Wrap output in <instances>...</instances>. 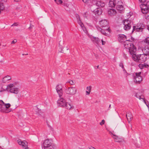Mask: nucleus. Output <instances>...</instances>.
I'll return each instance as SVG.
<instances>
[{
    "instance_id": "7c9ffc66",
    "label": "nucleus",
    "mask_w": 149,
    "mask_h": 149,
    "mask_svg": "<svg viewBox=\"0 0 149 149\" xmlns=\"http://www.w3.org/2000/svg\"><path fill=\"white\" fill-rule=\"evenodd\" d=\"M144 41V42L149 45V37L147 38Z\"/></svg>"
},
{
    "instance_id": "e433bc0d",
    "label": "nucleus",
    "mask_w": 149,
    "mask_h": 149,
    "mask_svg": "<svg viewBox=\"0 0 149 149\" xmlns=\"http://www.w3.org/2000/svg\"><path fill=\"white\" fill-rule=\"evenodd\" d=\"M147 2V3L146 4V5L148 7V8L149 10V0H147L146 1V2Z\"/></svg>"
},
{
    "instance_id": "09e8293b",
    "label": "nucleus",
    "mask_w": 149,
    "mask_h": 149,
    "mask_svg": "<svg viewBox=\"0 0 149 149\" xmlns=\"http://www.w3.org/2000/svg\"><path fill=\"white\" fill-rule=\"evenodd\" d=\"M76 17L77 20H78V19H80L79 15L78 14L76 15Z\"/></svg>"
},
{
    "instance_id": "f03ea898",
    "label": "nucleus",
    "mask_w": 149,
    "mask_h": 149,
    "mask_svg": "<svg viewBox=\"0 0 149 149\" xmlns=\"http://www.w3.org/2000/svg\"><path fill=\"white\" fill-rule=\"evenodd\" d=\"M132 57L134 61L139 63H144L147 60L146 56L143 54L136 55L134 53L132 55Z\"/></svg>"
},
{
    "instance_id": "49530a36",
    "label": "nucleus",
    "mask_w": 149,
    "mask_h": 149,
    "mask_svg": "<svg viewBox=\"0 0 149 149\" xmlns=\"http://www.w3.org/2000/svg\"><path fill=\"white\" fill-rule=\"evenodd\" d=\"M91 0H82V1L85 3H88Z\"/></svg>"
},
{
    "instance_id": "7ed1b4c3",
    "label": "nucleus",
    "mask_w": 149,
    "mask_h": 149,
    "mask_svg": "<svg viewBox=\"0 0 149 149\" xmlns=\"http://www.w3.org/2000/svg\"><path fill=\"white\" fill-rule=\"evenodd\" d=\"M6 90L9 91L10 93L17 94L19 92V89L16 87H15L14 84H8L6 88Z\"/></svg>"
},
{
    "instance_id": "b1692460",
    "label": "nucleus",
    "mask_w": 149,
    "mask_h": 149,
    "mask_svg": "<svg viewBox=\"0 0 149 149\" xmlns=\"http://www.w3.org/2000/svg\"><path fill=\"white\" fill-rule=\"evenodd\" d=\"M93 12L95 15H99L102 14V11L101 9L97 8L96 10H93Z\"/></svg>"
},
{
    "instance_id": "a878e982",
    "label": "nucleus",
    "mask_w": 149,
    "mask_h": 149,
    "mask_svg": "<svg viewBox=\"0 0 149 149\" xmlns=\"http://www.w3.org/2000/svg\"><path fill=\"white\" fill-rule=\"evenodd\" d=\"M11 79V77L8 75H7L2 80L3 82L5 83L6 82L8 81H9Z\"/></svg>"
},
{
    "instance_id": "603ef678",
    "label": "nucleus",
    "mask_w": 149,
    "mask_h": 149,
    "mask_svg": "<svg viewBox=\"0 0 149 149\" xmlns=\"http://www.w3.org/2000/svg\"><path fill=\"white\" fill-rule=\"evenodd\" d=\"M91 92L88 91H86V95H89L90 94V93Z\"/></svg>"
},
{
    "instance_id": "3c124183",
    "label": "nucleus",
    "mask_w": 149,
    "mask_h": 149,
    "mask_svg": "<svg viewBox=\"0 0 149 149\" xmlns=\"http://www.w3.org/2000/svg\"><path fill=\"white\" fill-rule=\"evenodd\" d=\"M69 83L73 85L74 84V82L72 80H71L69 81Z\"/></svg>"
},
{
    "instance_id": "cd10ccee",
    "label": "nucleus",
    "mask_w": 149,
    "mask_h": 149,
    "mask_svg": "<svg viewBox=\"0 0 149 149\" xmlns=\"http://www.w3.org/2000/svg\"><path fill=\"white\" fill-rule=\"evenodd\" d=\"M147 65L146 64L144 63V64H140L139 65V66L140 69H142L146 67Z\"/></svg>"
},
{
    "instance_id": "6e6552de",
    "label": "nucleus",
    "mask_w": 149,
    "mask_h": 149,
    "mask_svg": "<svg viewBox=\"0 0 149 149\" xmlns=\"http://www.w3.org/2000/svg\"><path fill=\"white\" fill-rule=\"evenodd\" d=\"M123 23L124 25V29L126 30H129L131 27V24H132V23L130 22V21L127 19H125V20L123 22Z\"/></svg>"
},
{
    "instance_id": "f3484780",
    "label": "nucleus",
    "mask_w": 149,
    "mask_h": 149,
    "mask_svg": "<svg viewBox=\"0 0 149 149\" xmlns=\"http://www.w3.org/2000/svg\"><path fill=\"white\" fill-rule=\"evenodd\" d=\"M108 13L109 15L110 16H113L116 14V12L115 9L111 8L109 9L108 10Z\"/></svg>"
},
{
    "instance_id": "69168bd1",
    "label": "nucleus",
    "mask_w": 149,
    "mask_h": 149,
    "mask_svg": "<svg viewBox=\"0 0 149 149\" xmlns=\"http://www.w3.org/2000/svg\"><path fill=\"white\" fill-rule=\"evenodd\" d=\"M113 136H115L116 137V136H116V135H115L114 134H113Z\"/></svg>"
},
{
    "instance_id": "a211bd4d",
    "label": "nucleus",
    "mask_w": 149,
    "mask_h": 149,
    "mask_svg": "<svg viewBox=\"0 0 149 149\" xmlns=\"http://www.w3.org/2000/svg\"><path fill=\"white\" fill-rule=\"evenodd\" d=\"M116 4V0H110L109 2V6L110 7L113 8L114 7Z\"/></svg>"
},
{
    "instance_id": "ea45409f",
    "label": "nucleus",
    "mask_w": 149,
    "mask_h": 149,
    "mask_svg": "<svg viewBox=\"0 0 149 149\" xmlns=\"http://www.w3.org/2000/svg\"><path fill=\"white\" fill-rule=\"evenodd\" d=\"M96 28L99 31L101 32V31H102V29L99 26H97L96 27Z\"/></svg>"
},
{
    "instance_id": "aec40b11",
    "label": "nucleus",
    "mask_w": 149,
    "mask_h": 149,
    "mask_svg": "<svg viewBox=\"0 0 149 149\" xmlns=\"http://www.w3.org/2000/svg\"><path fill=\"white\" fill-rule=\"evenodd\" d=\"M77 22L78 24L80 26L84 31H86V28L84 27V25L81 22L80 19H78L77 20Z\"/></svg>"
},
{
    "instance_id": "a18cd8bd",
    "label": "nucleus",
    "mask_w": 149,
    "mask_h": 149,
    "mask_svg": "<svg viewBox=\"0 0 149 149\" xmlns=\"http://www.w3.org/2000/svg\"><path fill=\"white\" fill-rule=\"evenodd\" d=\"M17 42V40H16V39H15L14 40H13L12 42H11V44H14V43H16V42Z\"/></svg>"
},
{
    "instance_id": "f704fd0d",
    "label": "nucleus",
    "mask_w": 149,
    "mask_h": 149,
    "mask_svg": "<svg viewBox=\"0 0 149 149\" xmlns=\"http://www.w3.org/2000/svg\"><path fill=\"white\" fill-rule=\"evenodd\" d=\"M135 96L137 98H139L140 100H141V99H142V98H141L140 96L138 95L137 93H136Z\"/></svg>"
},
{
    "instance_id": "20e7f679",
    "label": "nucleus",
    "mask_w": 149,
    "mask_h": 149,
    "mask_svg": "<svg viewBox=\"0 0 149 149\" xmlns=\"http://www.w3.org/2000/svg\"><path fill=\"white\" fill-rule=\"evenodd\" d=\"M109 23L106 19L102 20L100 22V24L102 28H104V29L108 31L109 32H111V30L109 29Z\"/></svg>"
},
{
    "instance_id": "c9c22d12",
    "label": "nucleus",
    "mask_w": 149,
    "mask_h": 149,
    "mask_svg": "<svg viewBox=\"0 0 149 149\" xmlns=\"http://www.w3.org/2000/svg\"><path fill=\"white\" fill-rule=\"evenodd\" d=\"M119 66L120 67H121L122 69L123 68H124L123 63L122 62L120 63L119 64Z\"/></svg>"
},
{
    "instance_id": "423d86ee",
    "label": "nucleus",
    "mask_w": 149,
    "mask_h": 149,
    "mask_svg": "<svg viewBox=\"0 0 149 149\" xmlns=\"http://www.w3.org/2000/svg\"><path fill=\"white\" fill-rule=\"evenodd\" d=\"M77 92V90L75 87H69L65 90L66 93L68 94L73 95L75 94Z\"/></svg>"
},
{
    "instance_id": "72a5a7b5",
    "label": "nucleus",
    "mask_w": 149,
    "mask_h": 149,
    "mask_svg": "<svg viewBox=\"0 0 149 149\" xmlns=\"http://www.w3.org/2000/svg\"><path fill=\"white\" fill-rule=\"evenodd\" d=\"M61 41H60V42H59V47H60V48H61V52L62 53H64V51L63 50V49L64 48H63V49H62V46L61 45Z\"/></svg>"
},
{
    "instance_id": "473e14b6",
    "label": "nucleus",
    "mask_w": 149,
    "mask_h": 149,
    "mask_svg": "<svg viewBox=\"0 0 149 149\" xmlns=\"http://www.w3.org/2000/svg\"><path fill=\"white\" fill-rule=\"evenodd\" d=\"M6 106L5 107L8 109L11 106L10 104L9 103L5 104Z\"/></svg>"
},
{
    "instance_id": "f8f14e48",
    "label": "nucleus",
    "mask_w": 149,
    "mask_h": 149,
    "mask_svg": "<svg viewBox=\"0 0 149 149\" xmlns=\"http://www.w3.org/2000/svg\"><path fill=\"white\" fill-rule=\"evenodd\" d=\"M92 2L93 5H95L98 7H103L105 5V4L104 3H102L101 1H97L95 0H92Z\"/></svg>"
},
{
    "instance_id": "338daca9",
    "label": "nucleus",
    "mask_w": 149,
    "mask_h": 149,
    "mask_svg": "<svg viewBox=\"0 0 149 149\" xmlns=\"http://www.w3.org/2000/svg\"><path fill=\"white\" fill-rule=\"evenodd\" d=\"M0 149H3L0 146Z\"/></svg>"
},
{
    "instance_id": "393cba45",
    "label": "nucleus",
    "mask_w": 149,
    "mask_h": 149,
    "mask_svg": "<svg viewBox=\"0 0 149 149\" xmlns=\"http://www.w3.org/2000/svg\"><path fill=\"white\" fill-rule=\"evenodd\" d=\"M124 7L122 5H117L116 9L120 13H121L122 11L123 10Z\"/></svg>"
},
{
    "instance_id": "dca6fc26",
    "label": "nucleus",
    "mask_w": 149,
    "mask_h": 149,
    "mask_svg": "<svg viewBox=\"0 0 149 149\" xmlns=\"http://www.w3.org/2000/svg\"><path fill=\"white\" fill-rule=\"evenodd\" d=\"M126 39V36L124 34H119L118 35V40L121 42Z\"/></svg>"
},
{
    "instance_id": "4d7b16f0",
    "label": "nucleus",
    "mask_w": 149,
    "mask_h": 149,
    "mask_svg": "<svg viewBox=\"0 0 149 149\" xmlns=\"http://www.w3.org/2000/svg\"><path fill=\"white\" fill-rule=\"evenodd\" d=\"M89 149H96L95 148L91 146L89 148Z\"/></svg>"
},
{
    "instance_id": "4468645a",
    "label": "nucleus",
    "mask_w": 149,
    "mask_h": 149,
    "mask_svg": "<svg viewBox=\"0 0 149 149\" xmlns=\"http://www.w3.org/2000/svg\"><path fill=\"white\" fill-rule=\"evenodd\" d=\"M66 102L65 100L63 98H61L57 101V103L59 106L64 107Z\"/></svg>"
},
{
    "instance_id": "ddd939ff",
    "label": "nucleus",
    "mask_w": 149,
    "mask_h": 149,
    "mask_svg": "<svg viewBox=\"0 0 149 149\" xmlns=\"http://www.w3.org/2000/svg\"><path fill=\"white\" fill-rule=\"evenodd\" d=\"M142 26L141 25L140 27H139V26H137L136 28V26H133L132 33H133L134 31H135L136 32L142 31L144 29L143 27H144V25L143 24H142Z\"/></svg>"
},
{
    "instance_id": "13d9d810",
    "label": "nucleus",
    "mask_w": 149,
    "mask_h": 149,
    "mask_svg": "<svg viewBox=\"0 0 149 149\" xmlns=\"http://www.w3.org/2000/svg\"><path fill=\"white\" fill-rule=\"evenodd\" d=\"M21 0H14V1L16 2H17L18 1H20Z\"/></svg>"
},
{
    "instance_id": "412c9836",
    "label": "nucleus",
    "mask_w": 149,
    "mask_h": 149,
    "mask_svg": "<svg viewBox=\"0 0 149 149\" xmlns=\"http://www.w3.org/2000/svg\"><path fill=\"white\" fill-rule=\"evenodd\" d=\"M143 54H145L146 56H149V47H145L143 49Z\"/></svg>"
},
{
    "instance_id": "1a4fd4ad",
    "label": "nucleus",
    "mask_w": 149,
    "mask_h": 149,
    "mask_svg": "<svg viewBox=\"0 0 149 149\" xmlns=\"http://www.w3.org/2000/svg\"><path fill=\"white\" fill-rule=\"evenodd\" d=\"M56 89L59 97H61L62 95L63 94L62 86L61 85H58L56 87Z\"/></svg>"
},
{
    "instance_id": "5fc2aeb1",
    "label": "nucleus",
    "mask_w": 149,
    "mask_h": 149,
    "mask_svg": "<svg viewBox=\"0 0 149 149\" xmlns=\"http://www.w3.org/2000/svg\"><path fill=\"white\" fill-rule=\"evenodd\" d=\"M102 44V45H104L106 43V42L104 41H103L102 40H101Z\"/></svg>"
},
{
    "instance_id": "9d476101",
    "label": "nucleus",
    "mask_w": 149,
    "mask_h": 149,
    "mask_svg": "<svg viewBox=\"0 0 149 149\" xmlns=\"http://www.w3.org/2000/svg\"><path fill=\"white\" fill-rule=\"evenodd\" d=\"M17 142L19 145H21L22 148L25 149H28V143L26 141H22L21 139L17 140Z\"/></svg>"
},
{
    "instance_id": "f257e3e1",
    "label": "nucleus",
    "mask_w": 149,
    "mask_h": 149,
    "mask_svg": "<svg viewBox=\"0 0 149 149\" xmlns=\"http://www.w3.org/2000/svg\"><path fill=\"white\" fill-rule=\"evenodd\" d=\"M124 45L125 47L128 49L130 54L132 55L135 53L136 48L134 46V44L131 43V42L128 40H127L124 42Z\"/></svg>"
},
{
    "instance_id": "de8ad7c7",
    "label": "nucleus",
    "mask_w": 149,
    "mask_h": 149,
    "mask_svg": "<svg viewBox=\"0 0 149 149\" xmlns=\"http://www.w3.org/2000/svg\"><path fill=\"white\" fill-rule=\"evenodd\" d=\"M139 1L141 2L142 3H144L146 2L147 0H139Z\"/></svg>"
},
{
    "instance_id": "79ce46f5",
    "label": "nucleus",
    "mask_w": 149,
    "mask_h": 149,
    "mask_svg": "<svg viewBox=\"0 0 149 149\" xmlns=\"http://www.w3.org/2000/svg\"><path fill=\"white\" fill-rule=\"evenodd\" d=\"M4 102L2 100H0V106H1V104H5Z\"/></svg>"
},
{
    "instance_id": "680f3d73",
    "label": "nucleus",
    "mask_w": 149,
    "mask_h": 149,
    "mask_svg": "<svg viewBox=\"0 0 149 149\" xmlns=\"http://www.w3.org/2000/svg\"><path fill=\"white\" fill-rule=\"evenodd\" d=\"M147 29L149 31V26H148Z\"/></svg>"
},
{
    "instance_id": "58836bf2",
    "label": "nucleus",
    "mask_w": 149,
    "mask_h": 149,
    "mask_svg": "<svg viewBox=\"0 0 149 149\" xmlns=\"http://www.w3.org/2000/svg\"><path fill=\"white\" fill-rule=\"evenodd\" d=\"M105 123V120H103L100 123V125H102L104 124Z\"/></svg>"
},
{
    "instance_id": "5701e85b",
    "label": "nucleus",
    "mask_w": 149,
    "mask_h": 149,
    "mask_svg": "<svg viewBox=\"0 0 149 149\" xmlns=\"http://www.w3.org/2000/svg\"><path fill=\"white\" fill-rule=\"evenodd\" d=\"M65 105H64V107H65L66 109H73L74 107L71 105V104L68 103H66Z\"/></svg>"
},
{
    "instance_id": "6e6d98bb",
    "label": "nucleus",
    "mask_w": 149,
    "mask_h": 149,
    "mask_svg": "<svg viewBox=\"0 0 149 149\" xmlns=\"http://www.w3.org/2000/svg\"><path fill=\"white\" fill-rule=\"evenodd\" d=\"M6 90L5 89H3V88H2L0 91V92H2L3 91H5Z\"/></svg>"
},
{
    "instance_id": "2f4dec72",
    "label": "nucleus",
    "mask_w": 149,
    "mask_h": 149,
    "mask_svg": "<svg viewBox=\"0 0 149 149\" xmlns=\"http://www.w3.org/2000/svg\"><path fill=\"white\" fill-rule=\"evenodd\" d=\"M54 1L58 4L62 3H63V1L61 0H54Z\"/></svg>"
},
{
    "instance_id": "0eeeda50",
    "label": "nucleus",
    "mask_w": 149,
    "mask_h": 149,
    "mask_svg": "<svg viewBox=\"0 0 149 149\" xmlns=\"http://www.w3.org/2000/svg\"><path fill=\"white\" fill-rule=\"evenodd\" d=\"M141 72L136 73V76L134 77V81L136 84H139L142 80V77L140 75Z\"/></svg>"
},
{
    "instance_id": "4be33fe9",
    "label": "nucleus",
    "mask_w": 149,
    "mask_h": 149,
    "mask_svg": "<svg viewBox=\"0 0 149 149\" xmlns=\"http://www.w3.org/2000/svg\"><path fill=\"white\" fill-rule=\"evenodd\" d=\"M115 141L118 142H123L124 141V139L122 138H120L118 136L114 138Z\"/></svg>"
},
{
    "instance_id": "37998d69",
    "label": "nucleus",
    "mask_w": 149,
    "mask_h": 149,
    "mask_svg": "<svg viewBox=\"0 0 149 149\" xmlns=\"http://www.w3.org/2000/svg\"><path fill=\"white\" fill-rule=\"evenodd\" d=\"M145 17L146 19H149V15H148L147 14H146L145 15Z\"/></svg>"
},
{
    "instance_id": "bb28decb",
    "label": "nucleus",
    "mask_w": 149,
    "mask_h": 149,
    "mask_svg": "<svg viewBox=\"0 0 149 149\" xmlns=\"http://www.w3.org/2000/svg\"><path fill=\"white\" fill-rule=\"evenodd\" d=\"M93 41L94 42H95L97 45L99 44L100 42V39L98 38H96V37H93Z\"/></svg>"
},
{
    "instance_id": "4c0bfd02",
    "label": "nucleus",
    "mask_w": 149,
    "mask_h": 149,
    "mask_svg": "<svg viewBox=\"0 0 149 149\" xmlns=\"http://www.w3.org/2000/svg\"><path fill=\"white\" fill-rule=\"evenodd\" d=\"M91 86H88L86 88V89L88 91L91 92Z\"/></svg>"
},
{
    "instance_id": "864d4df0",
    "label": "nucleus",
    "mask_w": 149,
    "mask_h": 149,
    "mask_svg": "<svg viewBox=\"0 0 149 149\" xmlns=\"http://www.w3.org/2000/svg\"><path fill=\"white\" fill-rule=\"evenodd\" d=\"M7 1V0H1V2L0 3H3L4 2H6Z\"/></svg>"
},
{
    "instance_id": "a19ab883",
    "label": "nucleus",
    "mask_w": 149,
    "mask_h": 149,
    "mask_svg": "<svg viewBox=\"0 0 149 149\" xmlns=\"http://www.w3.org/2000/svg\"><path fill=\"white\" fill-rule=\"evenodd\" d=\"M4 102L2 100H0V106H1V104H5Z\"/></svg>"
},
{
    "instance_id": "bf43d9fd",
    "label": "nucleus",
    "mask_w": 149,
    "mask_h": 149,
    "mask_svg": "<svg viewBox=\"0 0 149 149\" xmlns=\"http://www.w3.org/2000/svg\"><path fill=\"white\" fill-rule=\"evenodd\" d=\"M123 72H124L125 73V72H126V70H125V69L124 68H123Z\"/></svg>"
},
{
    "instance_id": "0e129e2a",
    "label": "nucleus",
    "mask_w": 149,
    "mask_h": 149,
    "mask_svg": "<svg viewBox=\"0 0 149 149\" xmlns=\"http://www.w3.org/2000/svg\"><path fill=\"white\" fill-rule=\"evenodd\" d=\"M99 65L97 66V68H99Z\"/></svg>"
},
{
    "instance_id": "9b49d317",
    "label": "nucleus",
    "mask_w": 149,
    "mask_h": 149,
    "mask_svg": "<svg viewBox=\"0 0 149 149\" xmlns=\"http://www.w3.org/2000/svg\"><path fill=\"white\" fill-rule=\"evenodd\" d=\"M142 12L143 14H146L149 11L148 8V7L146 5V3H142L140 5Z\"/></svg>"
},
{
    "instance_id": "c756f323",
    "label": "nucleus",
    "mask_w": 149,
    "mask_h": 149,
    "mask_svg": "<svg viewBox=\"0 0 149 149\" xmlns=\"http://www.w3.org/2000/svg\"><path fill=\"white\" fill-rule=\"evenodd\" d=\"M103 29H102V31H101V32L103 35L106 36H108L109 34L107 33H106L104 30Z\"/></svg>"
},
{
    "instance_id": "e2e57ef3",
    "label": "nucleus",
    "mask_w": 149,
    "mask_h": 149,
    "mask_svg": "<svg viewBox=\"0 0 149 149\" xmlns=\"http://www.w3.org/2000/svg\"><path fill=\"white\" fill-rule=\"evenodd\" d=\"M64 48H65L67 50H68V49L67 47H65Z\"/></svg>"
},
{
    "instance_id": "39448f33",
    "label": "nucleus",
    "mask_w": 149,
    "mask_h": 149,
    "mask_svg": "<svg viewBox=\"0 0 149 149\" xmlns=\"http://www.w3.org/2000/svg\"><path fill=\"white\" fill-rule=\"evenodd\" d=\"M52 145L50 140L48 139L45 140L42 145V149H51Z\"/></svg>"
},
{
    "instance_id": "c03bdc74",
    "label": "nucleus",
    "mask_w": 149,
    "mask_h": 149,
    "mask_svg": "<svg viewBox=\"0 0 149 149\" xmlns=\"http://www.w3.org/2000/svg\"><path fill=\"white\" fill-rule=\"evenodd\" d=\"M18 25V24L17 23H14L11 26H17Z\"/></svg>"
},
{
    "instance_id": "8fccbe9b",
    "label": "nucleus",
    "mask_w": 149,
    "mask_h": 149,
    "mask_svg": "<svg viewBox=\"0 0 149 149\" xmlns=\"http://www.w3.org/2000/svg\"><path fill=\"white\" fill-rule=\"evenodd\" d=\"M34 27V26L32 25L31 24H30V27H29V29H31L32 28Z\"/></svg>"
},
{
    "instance_id": "6ab92c4d",
    "label": "nucleus",
    "mask_w": 149,
    "mask_h": 149,
    "mask_svg": "<svg viewBox=\"0 0 149 149\" xmlns=\"http://www.w3.org/2000/svg\"><path fill=\"white\" fill-rule=\"evenodd\" d=\"M126 117L129 122L131 121L133 118L132 113L130 112H128L126 113Z\"/></svg>"
},
{
    "instance_id": "2eb2a0df",
    "label": "nucleus",
    "mask_w": 149,
    "mask_h": 149,
    "mask_svg": "<svg viewBox=\"0 0 149 149\" xmlns=\"http://www.w3.org/2000/svg\"><path fill=\"white\" fill-rule=\"evenodd\" d=\"M5 104H2L1 106H0V109L1 110V112H3L5 113H8L9 112L11 111V110H9L7 109L6 107H5Z\"/></svg>"
},
{
    "instance_id": "052dcab7",
    "label": "nucleus",
    "mask_w": 149,
    "mask_h": 149,
    "mask_svg": "<svg viewBox=\"0 0 149 149\" xmlns=\"http://www.w3.org/2000/svg\"><path fill=\"white\" fill-rule=\"evenodd\" d=\"M111 104L109 105V108L108 109V110H109L110 109V108L111 107Z\"/></svg>"
},
{
    "instance_id": "c85d7f7f",
    "label": "nucleus",
    "mask_w": 149,
    "mask_h": 149,
    "mask_svg": "<svg viewBox=\"0 0 149 149\" xmlns=\"http://www.w3.org/2000/svg\"><path fill=\"white\" fill-rule=\"evenodd\" d=\"M5 8V6L3 5V3H0V11L2 10Z\"/></svg>"
},
{
    "instance_id": "774afa93",
    "label": "nucleus",
    "mask_w": 149,
    "mask_h": 149,
    "mask_svg": "<svg viewBox=\"0 0 149 149\" xmlns=\"http://www.w3.org/2000/svg\"><path fill=\"white\" fill-rule=\"evenodd\" d=\"M1 13V11H0V13Z\"/></svg>"
}]
</instances>
